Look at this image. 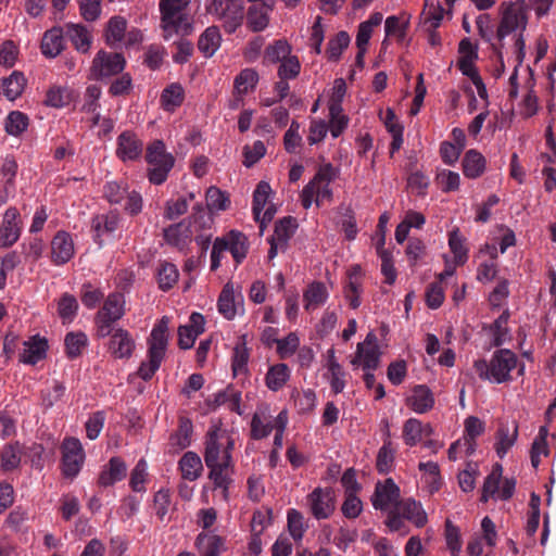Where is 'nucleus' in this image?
<instances>
[{"label":"nucleus","mask_w":556,"mask_h":556,"mask_svg":"<svg viewBox=\"0 0 556 556\" xmlns=\"http://www.w3.org/2000/svg\"><path fill=\"white\" fill-rule=\"evenodd\" d=\"M204 462L210 469L208 479L213 481L215 489H222L225 498L232 482L233 472L232 451L235 441L227 430L213 426L205 434Z\"/></svg>","instance_id":"obj_1"},{"label":"nucleus","mask_w":556,"mask_h":556,"mask_svg":"<svg viewBox=\"0 0 556 556\" xmlns=\"http://www.w3.org/2000/svg\"><path fill=\"white\" fill-rule=\"evenodd\" d=\"M190 0H160L161 28L163 38L169 40L173 36L185 37L193 31V22L186 12Z\"/></svg>","instance_id":"obj_2"},{"label":"nucleus","mask_w":556,"mask_h":556,"mask_svg":"<svg viewBox=\"0 0 556 556\" xmlns=\"http://www.w3.org/2000/svg\"><path fill=\"white\" fill-rule=\"evenodd\" d=\"M517 356L508 349L495 351L490 359H478L475 369L479 378L502 383L511 380L510 371L517 366Z\"/></svg>","instance_id":"obj_3"},{"label":"nucleus","mask_w":556,"mask_h":556,"mask_svg":"<svg viewBox=\"0 0 556 556\" xmlns=\"http://www.w3.org/2000/svg\"><path fill=\"white\" fill-rule=\"evenodd\" d=\"M144 160L148 164L147 177L155 186L166 181L175 165V157L166 151L162 140H154L147 147Z\"/></svg>","instance_id":"obj_4"},{"label":"nucleus","mask_w":556,"mask_h":556,"mask_svg":"<svg viewBox=\"0 0 556 556\" xmlns=\"http://www.w3.org/2000/svg\"><path fill=\"white\" fill-rule=\"evenodd\" d=\"M206 11L222 23L227 34H233L241 27L245 15L243 0H212Z\"/></svg>","instance_id":"obj_5"},{"label":"nucleus","mask_w":556,"mask_h":556,"mask_svg":"<svg viewBox=\"0 0 556 556\" xmlns=\"http://www.w3.org/2000/svg\"><path fill=\"white\" fill-rule=\"evenodd\" d=\"M527 24L528 15L523 0L503 2L501 4V21L496 30V37L502 41L505 37L518 29L523 31Z\"/></svg>","instance_id":"obj_6"},{"label":"nucleus","mask_w":556,"mask_h":556,"mask_svg":"<svg viewBox=\"0 0 556 556\" xmlns=\"http://www.w3.org/2000/svg\"><path fill=\"white\" fill-rule=\"evenodd\" d=\"M62 472L66 478H75L85 462V452L76 438H65L61 444Z\"/></svg>","instance_id":"obj_7"},{"label":"nucleus","mask_w":556,"mask_h":556,"mask_svg":"<svg viewBox=\"0 0 556 556\" xmlns=\"http://www.w3.org/2000/svg\"><path fill=\"white\" fill-rule=\"evenodd\" d=\"M125 65L126 60L122 53L100 50L92 60L91 73L94 78L102 79L122 73Z\"/></svg>","instance_id":"obj_8"},{"label":"nucleus","mask_w":556,"mask_h":556,"mask_svg":"<svg viewBox=\"0 0 556 556\" xmlns=\"http://www.w3.org/2000/svg\"><path fill=\"white\" fill-rule=\"evenodd\" d=\"M307 504L314 518L328 519L336 509V494L331 488H316L307 495Z\"/></svg>","instance_id":"obj_9"},{"label":"nucleus","mask_w":556,"mask_h":556,"mask_svg":"<svg viewBox=\"0 0 556 556\" xmlns=\"http://www.w3.org/2000/svg\"><path fill=\"white\" fill-rule=\"evenodd\" d=\"M121 215L117 211H110L106 214H100L92 218L91 230L93 232V240L100 247L115 237V232L121 227Z\"/></svg>","instance_id":"obj_10"},{"label":"nucleus","mask_w":556,"mask_h":556,"mask_svg":"<svg viewBox=\"0 0 556 556\" xmlns=\"http://www.w3.org/2000/svg\"><path fill=\"white\" fill-rule=\"evenodd\" d=\"M22 222L16 207L10 206L2 216L0 224V248L12 247L21 237Z\"/></svg>","instance_id":"obj_11"},{"label":"nucleus","mask_w":556,"mask_h":556,"mask_svg":"<svg viewBox=\"0 0 556 556\" xmlns=\"http://www.w3.org/2000/svg\"><path fill=\"white\" fill-rule=\"evenodd\" d=\"M400 488L393 479L388 478L384 482H378L371 496V504L377 510H387L390 506L394 508L401 503Z\"/></svg>","instance_id":"obj_12"},{"label":"nucleus","mask_w":556,"mask_h":556,"mask_svg":"<svg viewBox=\"0 0 556 556\" xmlns=\"http://www.w3.org/2000/svg\"><path fill=\"white\" fill-rule=\"evenodd\" d=\"M143 152V142L132 130H124L116 139L115 154L122 162L137 161Z\"/></svg>","instance_id":"obj_13"},{"label":"nucleus","mask_w":556,"mask_h":556,"mask_svg":"<svg viewBox=\"0 0 556 556\" xmlns=\"http://www.w3.org/2000/svg\"><path fill=\"white\" fill-rule=\"evenodd\" d=\"M135 349V339L124 328H116L108 342V352L115 359H129Z\"/></svg>","instance_id":"obj_14"},{"label":"nucleus","mask_w":556,"mask_h":556,"mask_svg":"<svg viewBox=\"0 0 556 556\" xmlns=\"http://www.w3.org/2000/svg\"><path fill=\"white\" fill-rule=\"evenodd\" d=\"M273 8L274 3L269 0L251 4L244 15L248 28L253 33L263 31L269 24Z\"/></svg>","instance_id":"obj_15"},{"label":"nucleus","mask_w":556,"mask_h":556,"mask_svg":"<svg viewBox=\"0 0 556 556\" xmlns=\"http://www.w3.org/2000/svg\"><path fill=\"white\" fill-rule=\"evenodd\" d=\"M164 241L179 251H185L192 239L191 225L186 219L163 229Z\"/></svg>","instance_id":"obj_16"},{"label":"nucleus","mask_w":556,"mask_h":556,"mask_svg":"<svg viewBox=\"0 0 556 556\" xmlns=\"http://www.w3.org/2000/svg\"><path fill=\"white\" fill-rule=\"evenodd\" d=\"M75 254L74 242L71 235L60 230L51 241V261L54 265H64Z\"/></svg>","instance_id":"obj_17"},{"label":"nucleus","mask_w":556,"mask_h":556,"mask_svg":"<svg viewBox=\"0 0 556 556\" xmlns=\"http://www.w3.org/2000/svg\"><path fill=\"white\" fill-rule=\"evenodd\" d=\"M205 320L202 314L193 312L189 324L178 328V345L182 350L191 349L198 336L204 332Z\"/></svg>","instance_id":"obj_18"},{"label":"nucleus","mask_w":556,"mask_h":556,"mask_svg":"<svg viewBox=\"0 0 556 556\" xmlns=\"http://www.w3.org/2000/svg\"><path fill=\"white\" fill-rule=\"evenodd\" d=\"M199 556H220L226 549V539L213 531L200 532L194 541Z\"/></svg>","instance_id":"obj_19"},{"label":"nucleus","mask_w":556,"mask_h":556,"mask_svg":"<svg viewBox=\"0 0 556 556\" xmlns=\"http://www.w3.org/2000/svg\"><path fill=\"white\" fill-rule=\"evenodd\" d=\"M243 296L241 293L236 294L232 283L228 282L223 287L218 296V313L226 319L231 320L236 317L238 309L242 308Z\"/></svg>","instance_id":"obj_20"},{"label":"nucleus","mask_w":556,"mask_h":556,"mask_svg":"<svg viewBox=\"0 0 556 556\" xmlns=\"http://www.w3.org/2000/svg\"><path fill=\"white\" fill-rule=\"evenodd\" d=\"M127 476V465L119 456L111 457L99 473L98 484L102 488L114 485Z\"/></svg>","instance_id":"obj_21"},{"label":"nucleus","mask_w":556,"mask_h":556,"mask_svg":"<svg viewBox=\"0 0 556 556\" xmlns=\"http://www.w3.org/2000/svg\"><path fill=\"white\" fill-rule=\"evenodd\" d=\"M168 343V318L163 316L153 327L148 341V354L165 356Z\"/></svg>","instance_id":"obj_22"},{"label":"nucleus","mask_w":556,"mask_h":556,"mask_svg":"<svg viewBox=\"0 0 556 556\" xmlns=\"http://www.w3.org/2000/svg\"><path fill=\"white\" fill-rule=\"evenodd\" d=\"M48 342L39 336H33L24 342V350L20 355V361L24 364L36 365L43 359L47 354Z\"/></svg>","instance_id":"obj_23"},{"label":"nucleus","mask_w":556,"mask_h":556,"mask_svg":"<svg viewBox=\"0 0 556 556\" xmlns=\"http://www.w3.org/2000/svg\"><path fill=\"white\" fill-rule=\"evenodd\" d=\"M125 315V296L123 293H110L97 316L109 321H118Z\"/></svg>","instance_id":"obj_24"},{"label":"nucleus","mask_w":556,"mask_h":556,"mask_svg":"<svg viewBox=\"0 0 556 556\" xmlns=\"http://www.w3.org/2000/svg\"><path fill=\"white\" fill-rule=\"evenodd\" d=\"M64 34L78 52H89L92 35L85 25L68 23L65 25Z\"/></svg>","instance_id":"obj_25"},{"label":"nucleus","mask_w":556,"mask_h":556,"mask_svg":"<svg viewBox=\"0 0 556 556\" xmlns=\"http://www.w3.org/2000/svg\"><path fill=\"white\" fill-rule=\"evenodd\" d=\"M407 405L418 414H425L434 405V397L431 390L425 384H418L413 389L412 395L407 399Z\"/></svg>","instance_id":"obj_26"},{"label":"nucleus","mask_w":556,"mask_h":556,"mask_svg":"<svg viewBox=\"0 0 556 556\" xmlns=\"http://www.w3.org/2000/svg\"><path fill=\"white\" fill-rule=\"evenodd\" d=\"M397 508L405 520L410 521L417 528H422L427 525L428 516L420 502L414 498H406L401 501Z\"/></svg>","instance_id":"obj_27"},{"label":"nucleus","mask_w":556,"mask_h":556,"mask_svg":"<svg viewBox=\"0 0 556 556\" xmlns=\"http://www.w3.org/2000/svg\"><path fill=\"white\" fill-rule=\"evenodd\" d=\"M41 53L47 58L58 56L64 49V34L62 28L53 27L43 34Z\"/></svg>","instance_id":"obj_28"},{"label":"nucleus","mask_w":556,"mask_h":556,"mask_svg":"<svg viewBox=\"0 0 556 556\" xmlns=\"http://www.w3.org/2000/svg\"><path fill=\"white\" fill-rule=\"evenodd\" d=\"M26 78L20 71H13L10 76L0 80L1 93L10 101H14L24 91Z\"/></svg>","instance_id":"obj_29"},{"label":"nucleus","mask_w":556,"mask_h":556,"mask_svg":"<svg viewBox=\"0 0 556 556\" xmlns=\"http://www.w3.org/2000/svg\"><path fill=\"white\" fill-rule=\"evenodd\" d=\"M222 35L218 26H208L199 37L198 49L205 56L211 58L219 49Z\"/></svg>","instance_id":"obj_30"},{"label":"nucleus","mask_w":556,"mask_h":556,"mask_svg":"<svg viewBox=\"0 0 556 556\" xmlns=\"http://www.w3.org/2000/svg\"><path fill=\"white\" fill-rule=\"evenodd\" d=\"M485 157L476 149L468 150L463 159V173L467 178L476 179L485 170Z\"/></svg>","instance_id":"obj_31"},{"label":"nucleus","mask_w":556,"mask_h":556,"mask_svg":"<svg viewBox=\"0 0 556 556\" xmlns=\"http://www.w3.org/2000/svg\"><path fill=\"white\" fill-rule=\"evenodd\" d=\"M22 445L18 441L7 443L0 453V469L10 472L21 466Z\"/></svg>","instance_id":"obj_32"},{"label":"nucleus","mask_w":556,"mask_h":556,"mask_svg":"<svg viewBox=\"0 0 556 556\" xmlns=\"http://www.w3.org/2000/svg\"><path fill=\"white\" fill-rule=\"evenodd\" d=\"M328 299V291L325 283L320 281L312 282L303 293L304 308L307 312L315 311Z\"/></svg>","instance_id":"obj_33"},{"label":"nucleus","mask_w":556,"mask_h":556,"mask_svg":"<svg viewBox=\"0 0 556 556\" xmlns=\"http://www.w3.org/2000/svg\"><path fill=\"white\" fill-rule=\"evenodd\" d=\"M518 437V427L514 426L510 430L508 425L501 424L496 431V442L494 444L497 456L502 459L515 444Z\"/></svg>","instance_id":"obj_34"},{"label":"nucleus","mask_w":556,"mask_h":556,"mask_svg":"<svg viewBox=\"0 0 556 556\" xmlns=\"http://www.w3.org/2000/svg\"><path fill=\"white\" fill-rule=\"evenodd\" d=\"M380 355L379 346L365 348L364 343H358L352 364L357 365L362 362L364 370H376L379 367Z\"/></svg>","instance_id":"obj_35"},{"label":"nucleus","mask_w":556,"mask_h":556,"mask_svg":"<svg viewBox=\"0 0 556 556\" xmlns=\"http://www.w3.org/2000/svg\"><path fill=\"white\" fill-rule=\"evenodd\" d=\"M510 313L505 309L491 325L484 326L483 329L492 333V345L495 348L502 346L509 339V329L507 323Z\"/></svg>","instance_id":"obj_36"},{"label":"nucleus","mask_w":556,"mask_h":556,"mask_svg":"<svg viewBox=\"0 0 556 556\" xmlns=\"http://www.w3.org/2000/svg\"><path fill=\"white\" fill-rule=\"evenodd\" d=\"M179 469L184 479L194 481L203 471L202 460L197 453L187 452L179 460Z\"/></svg>","instance_id":"obj_37"},{"label":"nucleus","mask_w":556,"mask_h":556,"mask_svg":"<svg viewBox=\"0 0 556 556\" xmlns=\"http://www.w3.org/2000/svg\"><path fill=\"white\" fill-rule=\"evenodd\" d=\"M290 378V369L287 364L279 363L269 367L266 376V387L271 391H278Z\"/></svg>","instance_id":"obj_38"},{"label":"nucleus","mask_w":556,"mask_h":556,"mask_svg":"<svg viewBox=\"0 0 556 556\" xmlns=\"http://www.w3.org/2000/svg\"><path fill=\"white\" fill-rule=\"evenodd\" d=\"M226 239L227 251H229L237 264H240L247 256L248 243L247 237L236 230H231Z\"/></svg>","instance_id":"obj_39"},{"label":"nucleus","mask_w":556,"mask_h":556,"mask_svg":"<svg viewBox=\"0 0 556 556\" xmlns=\"http://www.w3.org/2000/svg\"><path fill=\"white\" fill-rule=\"evenodd\" d=\"M296 228V218L293 216H285L275 224L274 235L270 238H275V240L280 243V248H286Z\"/></svg>","instance_id":"obj_40"},{"label":"nucleus","mask_w":556,"mask_h":556,"mask_svg":"<svg viewBox=\"0 0 556 556\" xmlns=\"http://www.w3.org/2000/svg\"><path fill=\"white\" fill-rule=\"evenodd\" d=\"M292 47L285 39L275 40L268 45L264 51V62L276 64L281 63L283 60L291 55Z\"/></svg>","instance_id":"obj_41"},{"label":"nucleus","mask_w":556,"mask_h":556,"mask_svg":"<svg viewBox=\"0 0 556 556\" xmlns=\"http://www.w3.org/2000/svg\"><path fill=\"white\" fill-rule=\"evenodd\" d=\"M213 400H208L210 404L214 406L228 405V408L231 412H236L241 415L240 412V402H241V392L235 390L233 388H226L213 395Z\"/></svg>","instance_id":"obj_42"},{"label":"nucleus","mask_w":556,"mask_h":556,"mask_svg":"<svg viewBox=\"0 0 556 556\" xmlns=\"http://www.w3.org/2000/svg\"><path fill=\"white\" fill-rule=\"evenodd\" d=\"M127 30V21L125 17L116 15L109 20L105 29V40L110 47H115L124 40Z\"/></svg>","instance_id":"obj_43"},{"label":"nucleus","mask_w":556,"mask_h":556,"mask_svg":"<svg viewBox=\"0 0 556 556\" xmlns=\"http://www.w3.org/2000/svg\"><path fill=\"white\" fill-rule=\"evenodd\" d=\"M503 475V467L501 464H495L492 468V471L484 480L483 488H482V494H481V501L488 502L489 497H494L495 495L498 496L500 492V483L502 480Z\"/></svg>","instance_id":"obj_44"},{"label":"nucleus","mask_w":556,"mask_h":556,"mask_svg":"<svg viewBox=\"0 0 556 556\" xmlns=\"http://www.w3.org/2000/svg\"><path fill=\"white\" fill-rule=\"evenodd\" d=\"M87 343L88 338L84 332H68L64 339L65 353L67 357L71 359L78 357L87 346Z\"/></svg>","instance_id":"obj_45"},{"label":"nucleus","mask_w":556,"mask_h":556,"mask_svg":"<svg viewBox=\"0 0 556 556\" xmlns=\"http://www.w3.org/2000/svg\"><path fill=\"white\" fill-rule=\"evenodd\" d=\"M78 311V302L73 294L64 293L58 301V315L63 324L72 323Z\"/></svg>","instance_id":"obj_46"},{"label":"nucleus","mask_w":556,"mask_h":556,"mask_svg":"<svg viewBox=\"0 0 556 556\" xmlns=\"http://www.w3.org/2000/svg\"><path fill=\"white\" fill-rule=\"evenodd\" d=\"M185 99V91L181 85L170 84L166 87L162 94L161 101L165 110L172 111L177 106H180Z\"/></svg>","instance_id":"obj_47"},{"label":"nucleus","mask_w":556,"mask_h":556,"mask_svg":"<svg viewBox=\"0 0 556 556\" xmlns=\"http://www.w3.org/2000/svg\"><path fill=\"white\" fill-rule=\"evenodd\" d=\"M448 247L454 254L456 265H463L468 260V249L465 245V238L458 229H454L448 235Z\"/></svg>","instance_id":"obj_48"},{"label":"nucleus","mask_w":556,"mask_h":556,"mask_svg":"<svg viewBox=\"0 0 556 556\" xmlns=\"http://www.w3.org/2000/svg\"><path fill=\"white\" fill-rule=\"evenodd\" d=\"M72 90L66 87L53 86L46 94L45 103L52 108H64L72 101Z\"/></svg>","instance_id":"obj_49"},{"label":"nucleus","mask_w":556,"mask_h":556,"mask_svg":"<svg viewBox=\"0 0 556 556\" xmlns=\"http://www.w3.org/2000/svg\"><path fill=\"white\" fill-rule=\"evenodd\" d=\"M271 192L270 185L266 181H260L253 192L252 212L255 220H260V216L265 208Z\"/></svg>","instance_id":"obj_50"},{"label":"nucleus","mask_w":556,"mask_h":556,"mask_svg":"<svg viewBox=\"0 0 556 556\" xmlns=\"http://www.w3.org/2000/svg\"><path fill=\"white\" fill-rule=\"evenodd\" d=\"M258 74L253 68L242 70L235 79V90L238 94H247L256 87Z\"/></svg>","instance_id":"obj_51"},{"label":"nucleus","mask_w":556,"mask_h":556,"mask_svg":"<svg viewBox=\"0 0 556 556\" xmlns=\"http://www.w3.org/2000/svg\"><path fill=\"white\" fill-rule=\"evenodd\" d=\"M351 38L350 35L341 30L333 38H331L328 42L326 54L329 61L337 62L343 50L346 49L350 45Z\"/></svg>","instance_id":"obj_52"},{"label":"nucleus","mask_w":556,"mask_h":556,"mask_svg":"<svg viewBox=\"0 0 556 556\" xmlns=\"http://www.w3.org/2000/svg\"><path fill=\"white\" fill-rule=\"evenodd\" d=\"M178 277L179 273L176 265L167 262L161 264L157 271V281L160 289L163 291H168L177 282Z\"/></svg>","instance_id":"obj_53"},{"label":"nucleus","mask_w":556,"mask_h":556,"mask_svg":"<svg viewBox=\"0 0 556 556\" xmlns=\"http://www.w3.org/2000/svg\"><path fill=\"white\" fill-rule=\"evenodd\" d=\"M547 430L545 427H541L539 434L535 437L531 446V464L534 468H538L541 463V455H548L547 446Z\"/></svg>","instance_id":"obj_54"},{"label":"nucleus","mask_w":556,"mask_h":556,"mask_svg":"<svg viewBox=\"0 0 556 556\" xmlns=\"http://www.w3.org/2000/svg\"><path fill=\"white\" fill-rule=\"evenodd\" d=\"M128 191V185L124 181H108L103 187V195L111 204H121Z\"/></svg>","instance_id":"obj_55"},{"label":"nucleus","mask_w":556,"mask_h":556,"mask_svg":"<svg viewBox=\"0 0 556 556\" xmlns=\"http://www.w3.org/2000/svg\"><path fill=\"white\" fill-rule=\"evenodd\" d=\"M424 435V425L416 418H409L403 426V439L407 446H415Z\"/></svg>","instance_id":"obj_56"},{"label":"nucleus","mask_w":556,"mask_h":556,"mask_svg":"<svg viewBox=\"0 0 556 556\" xmlns=\"http://www.w3.org/2000/svg\"><path fill=\"white\" fill-rule=\"evenodd\" d=\"M148 464L146 459L140 458L132 468L129 478V486L134 492H146L144 483L148 476Z\"/></svg>","instance_id":"obj_57"},{"label":"nucleus","mask_w":556,"mask_h":556,"mask_svg":"<svg viewBox=\"0 0 556 556\" xmlns=\"http://www.w3.org/2000/svg\"><path fill=\"white\" fill-rule=\"evenodd\" d=\"M205 199L206 206L211 212L225 211L230 204L227 194L214 186L206 190Z\"/></svg>","instance_id":"obj_58"},{"label":"nucleus","mask_w":556,"mask_h":556,"mask_svg":"<svg viewBox=\"0 0 556 556\" xmlns=\"http://www.w3.org/2000/svg\"><path fill=\"white\" fill-rule=\"evenodd\" d=\"M28 126V117L20 111H12L5 118L4 128L11 136H20Z\"/></svg>","instance_id":"obj_59"},{"label":"nucleus","mask_w":556,"mask_h":556,"mask_svg":"<svg viewBox=\"0 0 556 556\" xmlns=\"http://www.w3.org/2000/svg\"><path fill=\"white\" fill-rule=\"evenodd\" d=\"M394 463V451L391 447V441L384 440L383 445L379 448L377 455L376 467L379 473H388Z\"/></svg>","instance_id":"obj_60"},{"label":"nucleus","mask_w":556,"mask_h":556,"mask_svg":"<svg viewBox=\"0 0 556 556\" xmlns=\"http://www.w3.org/2000/svg\"><path fill=\"white\" fill-rule=\"evenodd\" d=\"M193 432L192 424L189 420H180L179 427L174 435H172V444L179 450L188 447L191 443Z\"/></svg>","instance_id":"obj_61"},{"label":"nucleus","mask_w":556,"mask_h":556,"mask_svg":"<svg viewBox=\"0 0 556 556\" xmlns=\"http://www.w3.org/2000/svg\"><path fill=\"white\" fill-rule=\"evenodd\" d=\"M301 63L296 55H290L278 67L277 75L281 79H294L300 75Z\"/></svg>","instance_id":"obj_62"},{"label":"nucleus","mask_w":556,"mask_h":556,"mask_svg":"<svg viewBox=\"0 0 556 556\" xmlns=\"http://www.w3.org/2000/svg\"><path fill=\"white\" fill-rule=\"evenodd\" d=\"M248 362H249V351L245 348V344H237L233 349L232 355V364L231 368L233 375L247 374L248 372Z\"/></svg>","instance_id":"obj_63"},{"label":"nucleus","mask_w":556,"mask_h":556,"mask_svg":"<svg viewBox=\"0 0 556 556\" xmlns=\"http://www.w3.org/2000/svg\"><path fill=\"white\" fill-rule=\"evenodd\" d=\"M65 390L66 388L62 382L54 380L51 388H47L41 391L42 405L46 408L52 407L58 401L62 399Z\"/></svg>","instance_id":"obj_64"}]
</instances>
